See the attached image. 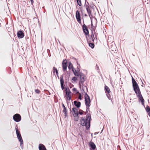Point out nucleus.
Returning a JSON list of instances; mask_svg holds the SVG:
<instances>
[{
    "instance_id": "1",
    "label": "nucleus",
    "mask_w": 150,
    "mask_h": 150,
    "mask_svg": "<svg viewBox=\"0 0 150 150\" xmlns=\"http://www.w3.org/2000/svg\"><path fill=\"white\" fill-rule=\"evenodd\" d=\"M91 116L88 115H86V118L85 119L83 118H81V125L83 126H85L86 128L87 129L90 127V126Z\"/></svg>"
},
{
    "instance_id": "2",
    "label": "nucleus",
    "mask_w": 150,
    "mask_h": 150,
    "mask_svg": "<svg viewBox=\"0 0 150 150\" xmlns=\"http://www.w3.org/2000/svg\"><path fill=\"white\" fill-rule=\"evenodd\" d=\"M15 129L16 135L19 141L20 142V146L22 149L23 148V141L22 139L20 131L18 129V128L17 126L16 127Z\"/></svg>"
},
{
    "instance_id": "3",
    "label": "nucleus",
    "mask_w": 150,
    "mask_h": 150,
    "mask_svg": "<svg viewBox=\"0 0 150 150\" xmlns=\"http://www.w3.org/2000/svg\"><path fill=\"white\" fill-rule=\"evenodd\" d=\"M132 80L134 90L136 94L140 93V91L137 83L133 77H132Z\"/></svg>"
},
{
    "instance_id": "4",
    "label": "nucleus",
    "mask_w": 150,
    "mask_h": 150,
    "mask_svg": "<svg viewBox=\"0 0 150 150\" xmlns=\"http://www.w3.org/2000/svg\"><path fill=\"white\" fill-rule=\"evenodd\" d=\"M84 77L85 75L83 74H81V76H80V81L79 82V87L80 88H81V86L82 87V89L83 91H84V89L85 88L87 89V87L83 85V84L84 83L85 80H84Z\"/></svg>"
},
{
    "instance_id": "5",
    "label": "nucleus",
    "mask_w": 150,
    "mask_h": 150,
    "mask_svg": "<svg viewBox=\"0 0 150 150\" xmlns=\"http://www.w3.org/2000/svg\"><path fill=\"white\" fill-rule=\"evenodd\" d=\"M84 7L86 8L89 18L90 19H92L93 18V16L91 14V11L90 9L89 4L88 3H87V5L86 4L85 5H84Z\"/></svg>"
},
{
    "instance_id": "6",
    "label": "nucleus",
    "mask_w": 150,
    "mask_h": 150,
    "mask_svg": "<svg viewBox=\"0 0 150 150\" xmlns=\"http://www.w3.org/2000/svg\"><path fill=\"white\" fill-rule=\"evenodd\" d=\"M91 101L90 97L88 95L86 94L85 97V102L86 106H90Z\"/></svg>"
},
{
    "instance_id": "7",
    "label": "nucleus",
    "mask_w": 150,
    "mask_h": 150,
    "mask_svg": "<svg viewBox=\"0 0 150 150\" xmlns=\"http://www.w3.org/2000/svg\"><path fill=\"white\" fill-rule=\"evenodd\" d=\"M13 120L16 122H20L21 120V117L19 114H16L13 116Z\"/></svg>"
},
{
    "instance_id": "8",
    "label": "nucleus",
    "mask_w": 150,
    "mask_h": 150,
    "mask_svg": "<svg viewBox=\"0 0 150 150\" xmlns=\"http://www.w3.org/2000/svg\"><path fill=\"white\" fill-rule=\"evenodd\" d=\"M65 95H66V98L67 99L69 100H70L71 99V96L70 93L71 92L69 88L67 89L66 88L65 89Z\"/></svg>"
},
{
    "instance_id": "9",
    "label": "nucleus",
    "mask_w": 150,
    "mask_h": 150,
    "mask_svg": "<svg viewBox=\"0 0 150 150\" xmlns=\"http://www.w3.org/2000/svg\"><path fill=\"white\" fill-rule=\"evenodd\" d=\"M136 94L139 100L141 102L142 105L144 106V100L141 95V92Z\"/></svg>"
},
{
    "instance_id": "10",
    "label": "nucleus",
    "mask_w": 150,
    "mask_h": 150,
    "mask_svg": "<svg viewBox=\"0 0 150 150\" xmlns=\"http://www.w3.org/2000/svg\"><path fill=\"white\" fill-rule=\"evenodd\" d=\"M17 35L19 38H22L24 37V34L22 31L19 30L17 32Z\"/></svg>"
},
{
    "instance_id": "11",
    "label": "nucleus",
    "mask_w": 150,
    "mask_h": 150,
    "mask_svg": "<svg viewBox=\"0 0 150 150\" xmlns=\"http://www.w3.org/2000/svg\"><path fill=\"white\" fill-rule=\"evenodd\" d=\"M82 28L85 34L86 35H88L89 33L88 30L87 29L86 26L84 24Z\"/></svg>"
},
{
    "instance_id": "12",
    "label": "nucleus",
    "mask_w": 150,
    "mask_h": 150,
    "mask_svg": "<svg viewBox=\"0 0 150 150\" xmlns=\"http://www.w3.org/2000/svg\"><path fill=\"white\" fill-rule=\"evenodd\" d=\"M67 61L66 60H64L62 62V68L63 70L65 71L67 69Z\"/></svg>"
},
{
    "instance_id": "13",
    "label": "nucleus",
    "mask_w": 150,
    "mask_h": 150,
    "mask_svg": "<svg viewBox=\"0 0 150 150\" xmlns=\"http://www.w3.org/2000/svg\"><path fill=\"white\" fill-rule=\"evenodd\" d=\"M71 113L74 116L77 115L78 114V111L77 109L75 108H73L71 111Z\"/></svg>"
},
{
    "instance_id": "14",
    "label": "nucleus",
    "mask_w": 150,
    "mask_h": 150,
    "mask_svg": "<svg viewBox=\"0 0 150 150\" xmlns=\"http://www.w3.org/2000/svg\"><path fill=\"white\" fill-rule=\"evenodd\" d=\"M60 79L61 87L62 89L63 90L64 89V81L63 76H61L60 77Z\"/></svg>"
},
{
    "instance_id": "15",
    "label": "nucleus",
    "mask_w": 150,
    "mask_h": 150,
    "mask_svg": "<svg viewBox=\"0 0 150 150\" xmlns=\"http://www.w3.org/2000/svg\"><path fill=\"white\" fill-rule=\"evenodd\" d=\"M74 104L77 108H79L81 106V103L79 101H74Z\"/></svg>"
},
{
    "instance_id": "16",
    "label": "nucleus",
    "mask_w": 150,
    "mask_h": 150,
    "mask_svg": "<svg viewBox=\"0 0 150 150\" xmlns=\"http://www.w3.org/2000/svg\"><path fill=\"white\" fill-rule=\"evenodd\" d=\"M74 69H72V71H73V72L74 73V75L76 76H81V74H83V73L76 71L75 70V72H74Z\"/></svg>"
},
{
    "instance_id": "17",
    "label": "nucleus",
    "mask_w": 150,
    "mask_h": 150,
    "mask_svg": "<svg viewBox=\"0 0 150 150\" xmlns=\"http://www.w3.org/2000/svg\"><path fill=\"white\" fill-rule=\"evenodd\" d=\"M39 150H46L45 146L42 144H40L39 146Z\"/></svg>"
},
{
    "instance_id": "18",
    "label": "nucleus",
    "mask_w": 150,
    "mask_h": 150,
    "mask_svg": "<svg viewBox=\"0 0 150 150\" xmlns=\"http://www.w3.org/2000/svg\"><path fill=\"white\" fill-rule=\"evenodd\" d=\"M67 64L68 65V67L69 69H72V70L73 69H74L73 66V65L71 62H68Z\"/></svg>"
},
{
    "instance_id": "19",
    "label": "nucleus",
    "mask_w": 150,
    "mask_h": 150,
    "mask_svg": "<svg viewBox=\"0 0 150 150\" xmlns=\"http://www.w3.org/2000/svg\"><path fill=\"white\" fill-rule=\"evenodd\" d=\"M90 146L93 150L95 149L96 148V145L93 142H91L90 143Z\"/></svg>"
},
{
    "instance_id": "20",
    "label": "nucleus",
    "mask_w": 150,
    "mask_h": 150,
    "mask_svg": "<svg viewBox=\"0 0 150 150\" xmlns=\"http://www.w3.org/2000/svg\"><path fill=\"white\" fill-rule=\"evenodd\" d=\"M90 106H86V111L85 112V114H88L89 115L90 113V111L89 110V107Z\"/></svg>"
},
{
    "instance_id": "21",
    "label": "nucleus",
    "mask_w": 150,
    "mask_h": 150,
    "mask_svg": "<svg viewBox=\"0 0 150 150\" xmlns=\"http://www.w3.org/2000/svg\"><path fill=\"white\" fill-rule=\"evenodd\" d=\"M76 19H80V13L78 11H76Z\"/></svg>"
},
{
    "instance_id": "22",
    "label": "nucleus",
    "mask_w": 150,
    "mask_h": 150,
    "mask_svg": "<svg viewBox=\"0 0 150 150\" xmlns=\"http://www.w3.org/2000/svg\"><path fill=\"white\" fill-rule=\"evenodd\" d=\"M146 110L148 112V115L150 117V108L149 107L147 106L146 108Z\"/></svg>"
},
{
    "instance_id": "23",
    "label": "nucleus",
    "mask_w": 150,
    "mask_h": 150,
    "mask_svg": "<svg viewBox=\"0 0 150 150\" xmlns=\"http://www.w3.org/2000/svg\"><path fill=\"white\" fill-rule=\"evenodd\" d=\"M56 72V74L57 76L58 75V72L57 69L54 67H53V73L54 75H55V72Z\"/></svg>"
},
{
    "instance_id": "24",
    "label": "nucleus",
    "mask_w": 150,
    "mask_h": 150,
    "mask_svg": "<svg viewBox=\"0 0 150 150\" xmlns=\"http://www.w3.org/2000/svg\"><path fill=\"white\" fill-rule=\"evenodd\" d=\"M100 20L101 22L104 24H108V22L107 21H108L107 19H100Z\"/></svg>"
},
{
    "instance_id": "25",
    "label": "nucleus",
    "mask_w": 150,
    "mask_h": 150,
    "mask_svg": "<svg viewBox=\"0 0 150 150\" xmlns=\"http://www.w3.org/2000/svg\"><path fill=\"white\" fill-rule=\"evenodd\" d=\"M105 93L106 92L109 93L110 92V89L109 87L107 86H105Z\"/></svg>"
},
{
    "instance_id": "26",
    "label": "nucleus",
    "mask_w": 150,
    "mask_h": 150,
    "mask_svg": "<svg viewBox=\"0 0 150 150\" xmlns=\"http://www.w3.org/2000/svg\"><path fill=\"white\" fill-rule=\"evenodd\" d=\"M63 112L65 115V117H66L67 114V111L66 108L63 109Z\"/></svg>"
},
{
    "instance_id": "27",
    "label": "nucleus",
    "mask_w": 150,
    "mask_h": 150,
    "mask_svg": "<svg viewBox=\"0 0 150 150\" xmlns=\"http://www.w3.org/2000/svg\"><path fill=\"white\" fill-rule=\"evenodd\" d=\"M74 120L75 121H77L79 120V117L78 114H77L75 115L74 116Z\"/></svg>"
},
{
    "instance_id": "28",
    "label": "nucleus",
    "mask_w": 150,
    "mask_h": 150,
    "mask_svg": "<svg viewBox=\"0 0 150 150\" xmlns=\"http://www.w3.org/2000/svg\"><path fill=\"white\" fill-rule=\"evenodd\" d=\"M93 43V42H90L89 43V46L91 47L92 48H93L94 47V44Z\"/></svg>"
},
{
    "instance_id": "29",
    "label": "nucleus",
    "mask_w": 150,
    "mask_h": 150,
    "mask_svg": "<svg viewBox=\"0 0 150 150\" xmlns=\"http://www.w3.org/2000/svg\"><path fill=\"white\" fill-rule=\"evenodd\" d=\"M77 4L80 6H81L82 5V4L81 2V0H76Z\"/></svg>"
},
{
    "instance_id": "30",
    "label": "nucleus",
    "mask_w": 150,
    "mask_h": 150,
    "mask_svg": "<svg viewBox=\"0 0 150 150\" xmlns=\"http://www.w3.org/2000/svg\"><path fill=\"white\" fill-rule=\"evenodd\" d=\"M94 39H93V38H90L89 39V40L88 41V42H93L94 41Z\"/></svg>"
},
{
    "instance_id": "31",
    "label": "nucleus",
    "mask_w": 150,
    "mask_h": 150,
    "mask_svg": "<svg viewBox=\"0 0 150 150\" xmlns=\"http://www.w3.org/2000/svg\"><path fill=\"white\" fill-rule=\"evenodd\" d=\"M35 91L36 93L38 94H39L40 92V90L38 89H35Z\"/></svg>"
},
{
    "instance_id": "32",
    "label": "nucleus",
    "mask_w": 150,
    "mask_h": 150,
    "mask_svg": "<svg viewBox=\"0 0 150 150\" xmlns=\"http://www.w3.org/2000/svg\"><path fill=\"white\" fill-rule=\"evenodd\" d=\"M95 34H94V31L92 30V34L91 35V38H93L94 37Z\"/></svg>"
},
{
    "instance_id": "33",
    "label": "nucleus",
    "mask_w": 150,
    "mask_h": 150,
    "mask_svg": "<svg viewBox=\"0 0 150 150\" xmlns=\"http://www.w3.org/2000/svg\"><path fill=\"white\" fill-rule=\"evenodd\" d=\"M106 95H107L108 98L109 99V100L111 99V95L110 94H109V93L106 94Z\"/></svg>"
},
{
    "instance_id": "34",
    "label": "nucleus",
    "mask_w": 150,
    "mask_h": 150,
    "mask_svg": "<svg viewBox=\"0 0 150 150\" xmlns=\"http://www.w3.org/2000/svg\"><path fill=\"white\" fill-rule=\"evenodd\" d=\"M83 111L81 110H80L79 112V113L81 115H82L83 114Z\"/></svg>"
},
{
    "instance_id": "35",
    "label": "nucleus",
    "mask_w": 150,
    "mask_h": 150,
    "mask_svg": "<svg viewBox=\"0 0 150 150\" xmlns=\"http://www.w3.org/2000/svg\"><path fill=\"white\" fill-rule=\"evenodd\" d=\"M94 32L95 35L94 37L93 38V39H94V40L95 39H97V37L96 35V33L95 32V31H94Z\"/></svg>"
},
{
    "instance_id": "36",
    "label": "nucleus",
    "mask_w": 150,
    "mask_h": 150,
    "mask_svg": "<svg viewBox=\"0 0 150 150\" xmlns=\"http://www.w3.org/2000/svg\"><path fill=\"white\" fill-rule=\"evenodd\" d=\"M77 78L76 77H74L72 78V80L74 81H76L77 80Z\"/></svg>"
},
{
    "instance_id": "37",
    "label": "nucleus",
    "mask_w": 150,
    "mask_h": 150,
    "mask_svg": "<svg viewBox=\"0 0 150 150\" xmlns=\"http://www.w3.org/2000/svg\"><path fill=\"white\" fill-rule=\"evenodd\" d=\"M81 94H79V95L78 98L80 100H81Z\"/></svg>"
},
{
    "instance_id": "38",
    "label": "nucleus",
    "mask_w": 150,
    "mask_h": 150,
    "mask_svg": "<svg viewBox=\"0 0 150 150\" xmlns=\"http://www.w3.org/2000/svg\"><path fill=\"white\" fill-rule=\"evenodd\" d=\"M81 19H77V21L79 23H81Z\"/></svg>"
},
{
    "instance_id": "39",
    "label": "nucleus",
    "mask_w": 150,
    "mask_h": 150,
    "mask_svg": "<svg viewBox=\"0 0 150 150\" xmlns=\"http://www.w3.org/2000/svg\"><path fill=\"white\" fill-rule=\"evenodd\" d=\"M72 90L74 91H76V89L75 88H73L72 89Z\"/></svg>"
},
{
    "instance_id": "40",
    "label": "nucleus",
    "mask_w": 150,
    "mask_h": 150,
    "mask_svg": "<svg viewBox=\"0 0 150 150\" xmlns=\"http://www.w3.org/2000/svg\"><path fill=\"white\" fill-rule=\"evenodd\" d=\"M62 107L63 108V109L66 108L63 103H62Z\"/></svg>"
},
{
    "instance_id": "41",
    "label": "nucleus",
    "mask_w": 150,
    "mask_h": 150,
    "mask_svg": "<svg viewBox=\"0 0 150 150\" xmlns=\"http://www.w3.org/2000/svg\"><path fill=\"white\" fill-rule=\"evenodd\" d=\"M87 3H88V2L87 1H85V4H84V5H86H86H87Z\"/></svg>"
},
{
    "instance_id": "42",
    "label": "nucleus",
    "mask_w": 150,
    "mask_h": 150,
    "mask_svg": "<svg viewBox=\"0 0 150 150\" xmlns=\"http://www.w3.org/2000/svg\"><path fill=\"white\" fill-rule=\"evenodd\" d=\"M30 1H31V3L32 4L33 3V0H30Z\"/></svg>"
},
{
    "instance_id": "43",
    "label": "nucleus",
    "mask_w": 150,
    "mask_h": 150,
    "mask_svg": "<svg viewBox=\"0 0 150 150\" xmlns=\"http://www.w3.org/2000/svg\"><path fill=\"white\" fill-rule=\"evenodd\" d=\"M92 19H91V25H92Z\"/></svg>"
},
{
    "instance_id": "44",
    "label": "nucleus",
    "mask_w": 150,
    "mask_h": 150,
    "mask_svg": "<svg viewBox=\"0 0 150 150\" xmlns=\"http://www.w3.org/2000/svg\"><path fill=\"white\" fill-rule=\"evenodd\" d=\"M87 16V15L86 14H85L84 15V16Z\"/></svg>"
},
{
    "instance_id": "45",
    "label": "nucleus",
    "mask_w": 150,
    "mask_h": 150,
    "mask_svg": "<svg viewBox=\"0 0 150 150\" xmlns=\"http://www.w3.org/2000/svg\"><path fill=\"white\" fill-rule=\"evenodd\" d=\"M35 18H33V19H35Z\"/></svg>"
},
{
    "instance_id": "46",
    "label": "nucleus",
    "mask_w": 150,
    "mask_h": 150,
    "mask_svg": "<svg viewBox=\"0 0 150 150\" xmlns=\"http://www.w3.org/2000/svg\"><path fill=\"white\" fill-rule=\"evenodd\" d=\"M76 93H79V92H77Z\"/></svg>"
},
{
    "instance_id": "47",
    "label": "nucleus",
    "mask_w": 150,
    "mask_h": 150,
    "mask_svg": "<svg viewBox=\"0 0 150 150\" xmlns=\"http://www.w3.org/2000/svg\"><path fill=\"white\" fill-rule=\"evenodd\" d=\"M86 0H85V1H86Z\"/></svg>"
}]
</instances>
